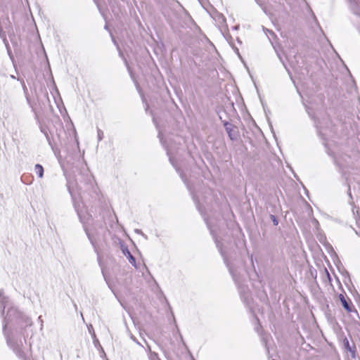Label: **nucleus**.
<instances>
[{
    "label": "nucleus",
    "mask_w": 360,
    "mask_h": 360,
    "mask_svg": "<svg viewBox=\"0 0 360 360\" xmlns=\"http://www.w3.org/2000/svg\"><path fill=\"white\" fill-rule=\"evenodd\" d=\"M0 309L3 320V334L8 347L21 360H29L25 352L26 340L22 337V329L32 324V320L19 311L0 290Z\"/></svg>",
    "instance_id": "obj_1"
},
{
    "label": "nucleus",
    "mask_w": 360,
    "mask_h": 360,
    "mask_svg": "<svg viewBox=\"0 0 360 360\" xmlns=\"http://www.w3.org/2000/svg\"><path fill=\"white\" fill-rule=\"evenodd\" d=\"M340 300L343 306V307L348 311H352V307H351V302L349 300V302L346 300L345 297L342 294H340L339 295Z\"/></svg>",
    "instance_id": "obj_5"
},
{
    "label": "nucleus",
    "mask_w": 360,
    "mask_h": 360,
    "mask_svg": "<svg viewBox=\"0 0 360 360\" xmlns=\"http://www.w3.org/2000/svg\"><path fill=\"white\" fill-rule=\"evenodd\" d=\"M122 252L124 255V256L128 259L129 263L131 264H132L134 266L136 267V259L131 254L129 250L127 248H122Z\"/></svg>",
    "instance_id": "obj_4"
},
{
    "label": "nucleus",
    "mask_w": 360,
    "mask_h": 360,
    "mask_svg": "<svg viewBox=\"0 0 360 360\" xmlns=\"http://www.w3.org/2000/svg\"><path fill=\"white\" fill-rule=\"evenodd\" d=\"M23 89H24L25 94H26L27 101L28 103H30V99H29L28 96H27V89L25 85H23Z\"/></svg>",
    "instance_id": "obj_14"
},
{
    "label": "nucleus",
    "mask_w": 360,
    "mask_h": 360,
    "mask_svg": "<svg viewBox=\"0 0 360 360\" xmlns=\"http://www.w3.org/2000/svg\"><path fill=\"white\" fill-rule=\"evenodd\" d=\"M110 35L112 37L113 43L117 46V49H119L118 45L117 44V42H116L115 39H114V37H112V34H110ZM118 50H119L120 56H122V53L121 52V51L120 49H118Z\"/></svg>",
    "instance_id": "obj_12"
},
{
    "label": "nucleus",
    "mask_w": 360,
    "mask_h": 360,
    "mask_svg": "<svg viewBox=\"0 0 360 360\" xmlns=\"http://www.w3.org/2000/svg\"><path fill=\"white\" fill-rule=\"evenodd\" d=\"M105 29L108 30V25L106 24L105 26Z\"/></svg>",
    "instance_id": "obj_25"
},
{
    "label": "nucleus",
    "mask_w": 360,
    "mask_h": 360,
    "mask_svg": "<svg viewBox=\"0 0 360 360\" xmlns=\"http://www.w3.org/2000/svg\"><path fill=\"white\" fill-rule=\"evenodd\" d=\"M266 32L269 33V35H271L272 37H275V34L273 31L266 30Z\"/></svg>",
    "instance_id": "obj_17"
},
{
    "label": "nucleus",
    "mask_w": 360,
    "mask_h": 360,
    "mask_svg": "<svg viewBox=\"0 0 360 360\" xmlns=\"http://www.w3.org/2000/svg\"><path fill=\"white\" fill-rule=\"evenodd\" d=\"M159 137H160V141L163 143L162 138L161 137V134L160 133L159 134Z\"/></svg>",
    "instance_id": "obj_23"
},
{
    "label": "nucleus",
    "mask_w": 360,
    "mask_h": 360,
    "mask_svg": "<svg viewBox=\"0 0 360 360\" xmlns=\"http://www.w3.org/2000/svg\"><path fill=\"white\" fill-rule=\"evenodd\" d=\"M271 217V220H272V221H273L274 224L275 226L278 225V220H277L276 217L274 215H272V214L271 215V217Z\"/></svg>",
    "instance_id": "obj_11"
},
{
    "label": "nucleus",
    "mask_w": 360,
    "mask_h": 360,
    "mask_svg": "<svg viewBox=\"0 0 360 360\" xmlns=\"http://www.w3.org/2000/svg\"><path fill=\"white\" fill-rule=\"evenodd\" d=\"M181 179H183V181H184V183L186 184V186H187L189 190H191V188L189 187L188 184H187L186 181L184 179V176H183L181 174Z\"/></svg>",
    "instance_id": "obj_15"
},
{
    "label": "nucleus",
    "mask_w": 360,
    "mask_h": 360,
    "mask_svg": "<svg viewBox=\"0 0 360 360\" xmlns=\"http://www.w3.org/2000/svg\"><path fill=\"white\" fill-rule=\"evenodd\" d=\"M315 125L320 135L323 137L330 136L335 132V125L328 115H324L321 117L319 115H313Z\"/></svg>",
    "instance_id": "obj_2"
},
{
    "label": "nucleus",
    "mask_w": 360,
    "mask_h": 360,
    "mask_svg": "<svg viewBox=\"0 0 360 360\" xmlns=\"http://www.w3.org/2000/svg\"><path fill=\"white\" fill-rule=\"evenodd\" d=\"M86 234H87V236H88L89 239V240H90V241H91V243L92 244H94V242H93V240H92V238H91V237L90 236L89 233L87 231H86Z\"/></svg>",
    "instance_id": "obj_21"
},
{
    "label": "nucleus",
    "mask_w": 360,
    "mask_h": 360,
    "mask_svg": "<svg viewBox=\"0 0 360 360\" xmlns=\"http://www.w3.org/2000/svg\"><path fill=\"white\" fill-rule=\"evenodd\" d=\"M97 133H98V141H101L103 138V132L102 130L101 129H98L97 131Z\"/></svg>",
    "instance_id": "obj_10"
},
{
    "label": "nucleus",
    "mask_w": 360,
    "mask_h": 360,
    "mask_svg": "<svg viewBox=\"0 0 360 360\" xmlns=\"http://www.w3.org/2000/svg\"><path fill=\"white\" fill-rule=\"evenodd\" d=\"M225 127H226V130L227 133L229 134L230 138L231 139H233V137L232 136V134H231V131H232L231 125L228 124V123H226L225 124Z\"/></svg>",
    "instance_id": "obj_8"
},
{
    "label": "nucleus",
    "mask_w": 360,
    "mask_h": 360,
    "mask_svg": "<svg viewBox=\"0 0 360 360\" xmlns=\"http://www.w3.org/2000/svg\"><path fill=\"white\" fill-rule=\"evenodd\" d=\"M34 172L38 175L39 178H42L44 176V168L39 165L37 164L34 166Z\"/></svg>",
    "instance_id": "obj_6"
},
{
    "label": "nucleus",
    "mask_w": 360,
    "mask_h": 360,
    "mask_svg": "<svg viewBox=\"0 0 360 360\" xmlns=\"http://www.w3.org/2000/svg\"><path fill=\"white\" fill-rule=\"evenodd\" d=\"M124 63H125V64H126V65H127V69H128V71H129V74H130V75H131V77L132 79H134V77H133V75H132V72H131V71L130 68L129 67V65H128L127 61L126 60V59H124Z\"/></svg>",
    "instance_id": "obj_13"
},
{
    "label": "nucleus",
    "mask_w": 360,
    "mask_h": 360,
    "mask_svg": "<svg viewBox=\"0 0 360 360\" xmlns=\"http://www.w3.org/2000/svg\"><path fill=\"white\" fill-rule=\"evenodd\" d=\"M206 224L208 226V228L210 229V232L212 234L213 237L214 238V240H215V243H216V245H217V248L219 249L221 256L223 257L224 258V262L226 263V266H228L229 269V271L231 273V274L233 276V278L235 280L236 282L238 283V273H237V271L236 270H234L233 269V267L231 266L229 262V259H228V257H227V255H226V253L225 252V251L223 250L219 241L217 240V238H216L214 237V231L212 230V227L210 226V224L209 223L208 221H206Z\"/></svg>",
    "instance_id": "obj_3"
},
{
    "label": "nucleus",
    "mask_w": 360,
    "mask_h": 360,
    "mask_svg": "<svg viewBox=\"0 0 360 360\" xmlns=\"http://www.w3.org/2000/svg\"><path fill=\"white\" fill-rule=\"evenodd\" d=\"M167 155L169 156V160L170 162L172 163V158L170 156V152H169V150L168 148H167Z\"/></svg>",
    "instance_id": "obj_20"
},
{
    "label": "nucleus",
    "mask_w": 360,
    "mask_h": 360,
    "mask_svg": "<svg viewBox=\"0 0 360 360\" xmlns=\"http://www.w3.org/2000/svg\"><path fill=\"white\" fill-rule=\"evenodd\" d=\"M81 316L82 317V319H84L83 314L81 313Z\"/></svg>",
    "instance_id": "obj_27"
},
{
    "label": "nucleus",
    "mask_w": 360,
    "mask_h": 360,
    "mask_svg": "<svg viewBox=\"0 0 360 360\" xmlns=\"http://www.w3.org/2000/svg\"><path fill=\"white\" fill-rule=\"evenodd\" d=\"M148 348L150 349V353H149V355H148L149 359L150 360H160L159 359L158 354L155 352H151L150 347H148Z\"/></svg>",
    "instance_id": "obj_7"
},
{
    "label": "nucleus",
    "mask_w": 360,
    "mask_h": 360,
    "mask_svg": "<svg viewBox=\"0 0 360 360\" xmlns=\"http://www.w3.org/2000/svg\"><path fill=\"white\" fill-rule=\"evenodd\" d=\"M41 132H43V133H44V134L46 137H48V134H47L46 131L44 129H43L42 127H41Z\"/></svg>",
    "instance_id": "obj_18"
},
{
    "label": "nucleus",
    "mask_w": 360,
    "mask_h": 360,
    "mask_svg": "<svg viewBox=\"0 0 360 360\" xmlns=\"http://www.w3.org/2000/svg\"><path fill=\"white\" fill-rule=\"evenodd\" d=\"M86 179H87L88 182H89V183H91V179H93V177H92V176H91V175H88V176H87V177H86Z\"/></svg>",
    "instance_id": "obj_19"
},
{
    "label": "nucleus",
    "mask_w": 360,
    "mask_h": 360,
    "mask_svg": "<svg viewBox=\"0 0 360 360\" xmlns=\"http://www.w3.org/2000/svg\"><path fill=\"white\" fill-rule=\"evenodd\" d=\"M193 195V199L197 202V198H196V196L194 195V194H192Z\"/></svg>",
    "instance_id": "obj_22"
},
{
    "label": "nucleus",
    "mask_w": 360,
    "mask_h": 360,
    "mask_svg": "<svg viewBox=\"0 0 360 360\" xmlns=\"http://www.w3.org/2000/svg\"><path fill=\"white\" fill-rule=\"evenodd\" d=\"M136 232H137V233H141V234H143V233H142V231H141V230H138V229H136Z\"/></svg>",
    "instance_id": "obj_24"
},
{
    "label": "nucleus",
    "mask_w": 360,
    "mask_h": 360,
    "mask_svg": "<svg viewBox=\"0 0 360 360\" xmlns=\"http://www.w3.org/2000/svg\"><path fill=\"white\" fill-rule=\"evenodd\" d=\"M266 32L269 33V35H271L272 37H275V34L273 31L266 30Z\"/></svg>",
    "instance_id": "obj_16"
},
{
    "label": "nucleus",
    "mask_w": 360,
    "mask_h": 360,
    "mask_svg": "<svg viewBox=\"0 0 360 360\" xmlns=\"http://www.w3.org/2000/svg\"><path fill=\"white\" fill-rule=\"evenodd\" d=\"M67 186H68V189L69 191V193L73 197V193H74L73 186H72V183L70 181H68Z\"/></svg>",
    "instance_id": "obj_9"
},
{
    "label": "nucleus",
    "mask_w": 360,
    "mask_h": 360,
    "mask_svg": "<svg viewBox=\"0 0 360 360\" xmlns=\"http://www.w3.org/2000/svg\"><path fill=\"white\" fill-rule=\"evenodd\" d=\"M307 110L308 114L311 116V113H310V112L309 111V110L307 109Z\"/></svg>",
    "instance_id": "obj_26"
}]
</instances>
